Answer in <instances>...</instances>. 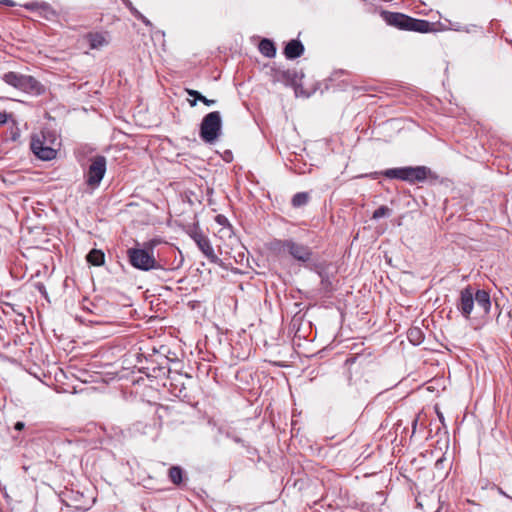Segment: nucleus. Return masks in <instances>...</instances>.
I'll return each mask as SVG.
<instances>
[{"instance_id":"26","label":"nucleus","mask_w":512,"mask_h":512,"mask_svg":"<svg viewBox=\"0 0 512 512\" xmlns=\"http://www.w3.org/2000/svg\"><path fill=\"white\" fill-rule=\"evenodd\" d=\"M421 331L419 329H411L409 331V338L412 340L413 337L420 336Z\"/></svg>"},{"instance_id":"20","label":"nucleus","mask_w":512,"mask_h":512,"mask_svg":"<svg viewBox=\"0 0 512 512\" xmlns=\"http://www.w3.org/2000/svg\"><path fill=\"white\" fill-rule=\"evenodd\" d=\"M391 213V210L386 206H380L377 208L372 215V218L377 220L385 216H389Z\"/></svg>"},{"instance_id":"15","label":"nucleus","mask_w":512,"mask_h":512,"mask_svg":"<svg viewBox=\"0 0 512 512\" xmlns=\"http://www.w3.org/2000/svg\"><path fill=\"white\" fill-rule=\"evenodd\" d=\"M259 51L261 52L262 55L269 58L274 57L276 54V48L274 43L268 39L261 40V42L259 43Z\"/></svg>"},{"instance_id":"31","label":"nucleus","mask_w":512,"mask_h":512,"mask_svg":"<svg viewBox=\"0 0 512 512\" xmlns=\"http://www.w3.org/2000/svg\"><path fill=\"white\" fill-rule=\"evenodd\" d=\"M217 221H218L220 224H222V222H223V216H220V215H219V216H217Z\"/></svg>"},{"instance_id":"33","label":"nucleus","mask_w":512,"mask_h":512,"mask_svg":"<svg viewBox=\"0 0 512 512\" xmlns=\"http://www.w3.org/2000/svg\"><path fill=\"white\" fill-rule=\"evenodd\" d=\"M500 493H501L502 495H504L505 497H509V496H508L504 491H500Z\"/></svg>"},{"instance_id":"22","label":"nucleus","mask_w":512,"mask_h":512,"mask_svg":"<svg viewBox=\"0 0 512 512\" xmlns=\"http://www.w3.org/2000/svg\"><path fill=\"white\" fill-rule=\"evenodd\" d=\"M132 13L138 18L140 19L146 26H151V22L144 16L142 15L139 11L133 9L132 10Z\"/></svg>"},{"instance_id":"9","label":"nucleus","mask_w":512,"mask_h":512,"mask_svg":"<svg viewBox=\"0 0 512 512\" xmlns=\"http://www.w3.org/2000/svg\"><path fill=\"white\" fill-rule=\"evenodd\" d=\"M430 173V169L425 166L404 167V181L411 184L424 181Z\"/></svg>"},{"instance_id":"19","label":"nucleus","mask_w":512,"mask_h":512,"mask_svg":"<svg viewBox=\"0 0 512 512\" xmlns=\"http://www.w3.org/2000/svg\"><path fill=\"white\" fill-rule=\"evenodd\" d=\"M383 175L389 179L404 181V167L387 169L383 172Z\"/></svg>"},{"instance_id":"6","label":"nucleus","mask_w":512,"mask_h":512,"mask_svg":"<svg viewBox=\"0 0 512 512\" xmlns=\"http://www.w3.org/2000/svg\"><path fill=\"white\" fill-rule=\"evenodd\" d=\"M279 250L288 253L295 260L306 263L312 258V250L307 245L295 242L292 239L279 242Z\"/></svg>"},{"instance_id":"14","label":"nucleus","mask_w":512,"mask_h":512,"mask_svg":"<svg viewBox=\"0 0 512 512\" xmlns=\"http://www.w3.org/2000/svg\"><path fill=\"white\" fill-rule=\"evenodd\" d=\"M187 94L191 97H193V100L189 101V104L191 107H194L196 105L197 100L201 101L207 106H212L216 103L215 100L208 99L205 96H203L200 92L193 90V89H187Z\"/></svg>"},{"instance_id":"13","label":"nucleus","mask_w":512,"mask_h":512,"mask_svg":"<svg viewBox=\"0 0 512 512\" xmlns=\"http://www.w3.org/2000/svg\"><path fill=\"white\" fill-rule=\"evenodd\" d=\"M36 14L47 20H50L55 16V12L49 5L34 2V16Z\"/></svg>"},{"instance_id":"21","label":"nucleus","mask_w":512,"mask_h":512,"mask_svg":"<svg viewBox=\"0 0 512 512\" xmlns=\"http://www.w3.org/2000/svg\"><path fill=\"white\" fill-rule=\"evenodd\" d=\"M188 234L196 244H198V241L206 237V235H204V233L198 227H193L190 229Z\"/></svg>"},{"instance_id":"25","label":"nucleus","mask_w":512,"mask_h":512,"mask_svg":"<svg viewBox=\"0 0 512 512\" xmlns=\"http://www.w3.org/2000/svg\"><path fill=\"white\" fill-rule=\"evenodd\" d=\"M35 287L37 288V290L40 292V294H41L44 298L48 299V295H47V292H46L45 286H44L42 283H37V284L35 285Z\"/></svg>"},{"instance_id":"11","label":"nucleus","mask_w":512,"mask_h":512,"mask_svg":"<svg viewBox=\"0 0 512 512\" xmlns=\"http://www.w3.org/2000/svg\"><path fill=\"white\" fill-rule=\"evenodd\" d=\"M304 53V46L299 40L289 41L284 48V55L287 59H296Z\"/></svg>"},{"instance_id":"18","label":"nucleus","mask_w":512,"mask_h":512,"mask_svg":"<svg viewBox=\"0 0 512 512\" xmlns=\"http://www.w3.org/2000/svg\"><path fill=\"white\" fill-rule=\"evenodd\" d=\"M309 201V195L306 192L296 193L291 200L293 207L298 208L306 205Z\"/></svg>"},{"instance_id":"1","label":"nucleus","mask_w":512,"mask_h":512,"mask_svg":"<svg viewBox=\"0 0 512 512\" xmlns=\"http://www.w3.org/2000/svg\"><path fill=\"white\" fill-rule=\"evenodd\" d=\"M475 302L477 307L481 309L484 314H488L490 312L491 299L489 293L485 290H477L474 293L471 286H467L461 290L457 309L463 317L469 319Z\"/></svg>"},{"instance_id":"32","label":"nucleus","mask_w":512,"mask_h":512,"mask_svg":"<svg viewBox=\"0 0 512 512\" xmlns=\"http://www.w3.org/2000/svg\"><path fill=\"white\" fill-rule=\"evenodd\" d=\"M438 416H439V419L442 421L443 420V415L441 413H438Z\"/></svg>"},{"instance_id":"7","label":"nucleus","mask_w":512,"mask_h":512,"mask_svg":"<svg viewBox=\"0 0 512 512\" xmlns=\"http://www.w3.org/2000/svg\"><path fill=\"white\" fill-rule=\"evenodd\" d=\"M106 172V158L97 155L91 159L86 173V183L91 187L99 186Z\"/></svg>"},{"instance_id":"5","label":"nucleus","mask_w":512,"mask_h":512,"mask_svg":"<svg viewBox=\"0 0 512 512\" xmlns=\"http://www.w3.org/2000/svg\"><path fill=\"white\" fill-rule=\"evenodd\" d=\"M222 119L220 112L213 111L208 113L202 119L200 124V138L205 142L212 144L217 141L221 134Z\"/></svg>"},{"instance_id":"34","label":"nucleus","mask_w":512,"mask_h":512,"mask_svg":"<svg viewBox=\"0 0 512 512\" xmlns=\"http://www.w3.org/2000/svg\"><path fill=\"white\" fill-rule=\"evenodd\" d=\"M25 7H26V8H30V7H32V5H30V4H26V5H25Z\"/></svg>"},{"instance_id":"4","label":"nucleus","mask_w":512,"mask_h":512,"mask_svg":"<svg viewBox=\"0 0 512 512\" xmlns=\"http://www.w3.org/2000/svg\"><path fill=\"white\" fill-rule=\"evenodd\" d=\"M60 147L59 137L54 131H43L42 140H34V156L43 161H49L56 157Z\"/></svg>"},{"instance_id":"28","label":"nucleus","mask_w":512,"mask_h":512,"mask_svg":"<svg viewBox=\"0 0 512 512\" xmlns=\"http://www.w3.org/2000/svg\"><path fill=\"white\" fill-rule=\"evenodd\" d=\"M1 3L4 4V5H7V6H14L15 5V3L13 1H11V0H3V1H1Z\"/></svg>"},{"instance_id":"12","label":"nucleus","mask_w":512,"mask_h":512,"mask_svg":"<svg viewBox=\"0 0 512 512\" xmlns=\"http://www.w3.org/2000/svg\"><path fill=\"white\" fill-rule=\"evenodd\" d=\"M200 251L205 255V257L212 263H218L219 258L215 254L214 249L210 243V240L208 237H204L200 241H198V244H196Z\"/></svg>"},{"instance_id":"35","label":"nucleus","mask_w":512,"mask_h":512,"mask_svg":"<svg viewBox=\"0 0 512 512\" xmlns=\"http://www.w3.org/2000/svg\"><path fill=\"white\" fill-rule=\"evenodd\" d=\"M234 441L235 442H240V439L239 438H234Z\"/></svg>"},{"instance_id":"10","label":"nucleus","mask_w":512,"mask_h":512,"mask_svg":"<svg viewBox=\"0 0 512 512\" xmlns=\"http://www.w3.org/2000/svg\"><path fill=\"white\" fill-rule=\"evenodd\" d=\"M3 79L7 84L21 90L27 89L31 81V77H26L15 72L6 73Z\"/></svg>"},{"instance_id":"3","label":"nucleus","mask_w":512,"mask_h":512,"mask_svg":"<svg viewBox=\"0 0 512 512\" xmlns=\"http://www.w3.org/2000/svg\"><path fill=\"white\" fill-rule=\"evenodd\" d=\"M155 243L149 242L143 248H130L127 251L130 264L139 270L149 271L159 269L161 266L157 263L154 255L153 248Z\"/></svg>"},{"instance_id":"23","label":"nucleus","mask_w":512,"mask_h":512,"mask_svg":"<svg viewBox=\"0 0 512 512\" xmlns=\"http://www.w3.org/2000/svg\"><path fill=\"white\" fill-rule=\"evenodd\" d=\"M447 28L444 27L442 28V30H446ZM448 29H452V30H455V31H465V32H469V29L467 28H464L460 23H450V27Z\"/></svg>"},{"instance_id":"29","label":"nucleus","mask_w":512,"mask_h":512,"mask_svg":"<svg viewBox=\"0 0 512 512\" xmlns=\"http://www.w3.org/2000/svg\"><path fill=\"white\" fill-rule=\"evenodd\" d=\"M23 427H24V423L23 422H17L15 424V429H17V430H21V429H23Z\"/></svg>"},{"instance_id":"27","label":"nucleus","mask_w":512,"mask_h":512,"mask_svg":"<svg viewBox=\"0 0 512 512\" xmlns=\"http://www.w3.org/2000/svg\"><path fill=\"white\" fill-rule=\"evenodd\" d=\"M8 120V114L6 112H0V125H4Z\"/></svg>"},{"instance_id":"17","label":"nucleus","mask_w":512,"mask_h":512,"mask_svg":"<svg viewBox=\"0 0 512 512\" xmlns=\"http://www.w3.org/2000/svg\"><path fill=\"white\" fill-rule=\"evenodd\" d=\"M168 477L170 481L175 485H180L183 480V470L180 466H172L169 469Z\"/></svg>"},{"instance_id":"16","label":"nucleus","mask_w":512,"mask_h":512,"mask_svg":"<svg viewBox=\"0 0 512 512\" xmlns=\"http://www.w3.org/2000/svg\"><path fill=\"white\" fill-rule=\"evenodd\" d=\"M87 261L94 266H101L104 264L105 255L101 250L92 249L87 255Z\"/></svg>"},{"instance_id":"24","label":"nucleus","mask_w":512,"mask_h":512,"mask_svg":"<svg viewBox=\"0 0 512 512\" xmlns=\"http://www.w3.org/2000/svg\"><path fill=\"white\" fill-rule=\"evenodd\" d=\"M34 95H40L45 92V87L38 82L34 81Z\"/></svg>"},{"instance_id":"2","label":"nucleus","mask_w":512,"mask_h":512,"mask_svg":"<svg viewBox=\"0 0 512 512\" xmlns=\"http://www.w3.org/2000/svg\"><path fill=\"white\" fill-rule=\"evenodd\" d=\"M382 16L386 23L400 30L429 33L435 31L434 23L427 20L416 19L398 12L384 11Z\"/></svg>"},{"instance_id":"30","label":"nucleus","mask_w":512,"mask_h":512,"mask_svg":"<svg viewBox=\"0 0 512 512\" xmlns=\"http://www.w3.org/2000/svg\"><path fill=\"white\" fill-rule=\"evenodd\" d=\"M39 230L43 231L44 228L34 227V235L39 233Z\"/></svg>"},{"instance_id":"8","label":"nucleus","mask_w":512,"mask_h":512,"mask_svg":"<svg viewBox=\"0 0 512 512\" xmlns=\"http://www.w3.org/2000/svg\"><path fill=\"white\" fill-rule=\"evenodd\" d=\"M80 42L87 44L89 49L98 50L109 44V37L107 33L89 32L82 36Z\"/></svg>"}]
</instances>
